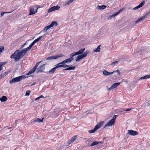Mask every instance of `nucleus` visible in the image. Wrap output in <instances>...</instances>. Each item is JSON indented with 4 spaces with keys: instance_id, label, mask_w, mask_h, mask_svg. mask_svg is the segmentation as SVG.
<instances>
[{
    "instance_id": "nucleus-8",
    "label": "nucleus",
    "mask_w": 150,
    "mask_h": 150,
    "mask_svg": "<svg viewBox=\"0 0 150 150\" xmlns=\"http://www.w3.org/2000/svg\"><path fill=\"white\" fill-rule=\"evenodd\" d=\"M45 64H42L38 67L36 71L37 73L43 72L45 69Z\"/></svg>"
},
{
    "instance_id": "nucleus-11",
    "label": "nucleus",
    "mask_w": 150,
    "mask_h": 150,
    "mask_svg": "<svg viewBox=\"0 0 150 150\" xmlns=\"http://www.w3.org/2000/svg\"><path fill=\"white\" fill-rule=\"evenodd\" d=\"M18 82H19V76L14 78L9 81V82L11 84L16 83Z\"/></svg>"
},
{
    "instance_id": "nucleus-6",
    "label": "nucleus",
    "mask_w": 150,
    "mask_h": 150,
    "mask_svg": "<svg viewBox=\"0 0 150 150\" xmlns=\"http://www.w3.org/2000/svg\"><path fill=\"white\" fill-rule=\"evenodd\" d=\"M64 56V55L62 54H58L56 56L49 57L47 58L46 59L47 60H48L56 59Z\"/></svg>"
},
{
    "instance_id": "nucleus-41",
    "label": "nucleus",
    "mask_w": 150,
    "mask_h": 150,
    "mask_svg": "<svg viewBox=\"0 0 150 150\" xmlns=\"http://www.w3.org/2000/svg\"><path fill=\"white\" fill-rule=\"evenodd\" d=\"M55 10H56L59 9L60 8V7L58 6H54Z\"/></svg>"
},
{
    "instance_id": "nucleus-20",
    "label": "nucleus",
    "mask_w": 150,
    "mask_h": 150,
    "mask_svg": "<svg viewBox=\"0 0 150 150\" xmlns=\"http://www.w3.org/2000/svg\"><path fill=\"white\" fill-rule=\"evenodd\" d=\"M7 97L4 96H3L1 98H0V100L1 102H5L7 100Z\"/></svg>"
},
{
    "instance_id": "nucleus-52",
    "label": "nucleus",
    "mask_w": 150,
    "mask_h": 150,
    "mask_svg": "<svg viewBox=\"0 0 150 150\" xmlns=\"http://www.w3.org/2000/svg\"><path fill=\"white\" fill-rule=\"evenodd\" d=\"M26 45V43L25 42L24 44H23L21 46V49L22 48H23V47H24V46H25V45Z\"/></svg>"
},
{
    "instance_id": "nucleus-1",
    "label": "nucleus",
    "mask_w": 150,
    "mask_h": 150,
    "mask_svg": "<svg viewBox=\"0 0 150 150\" xmlns=\"http://www.w3.org/2000/svg\"><path fill=\"white\" fill-rule=\"evenodd\" d=\"M118 116V115H114L112 118L105 125L104 128H105L107 127L111 126L114 125L115 123L116 118Z\"/></svg>"
},
{
    "instance_id": "nucleus-26",
    "label": "nucleus",
    "mask_w": 150,
    "mask_h": 150,
    "mask_svg": "<svg viewBox=\"0 0 150 150\" xmlns=\"http://www.w3.org/2000/svg\"><path fill=\"white\" fill-rule=\"evenodd\" d=\"M62 64H63V63H62V62H61L60 63H59L57 64L56 66H55L56 67L57 69L59 67H62Z\"/></svg>"
},
{
    "instance_id": "nucleus-16",
    "label": "nucleus",
    "mask_w": 150,
    "mask_h": 150,
    "mask_svg": "<svg viewBox=\"0 0 150 150\" xmlns=\"http://www.w3.org/2000/svg\"><path fill=\"white\" fill-rule=\"evenodd\" d=\"M77 135H76L73 137L68 142V143L69 144H71L77 138Z\"/></svg>"
},
{
    "instance_id": "nucleus-51",
    "label": "nucleus",
    "mask_w": 150,
    "mask_h": 150,
    "mask_svg": "<svg viewBox=\"0 0 150 150\" xmlns=\"http://www.w3.org/2000/svg\"><path fill=\"white\" fill-rule=\"evenodd\" d=\"M123 8H122L120 9L119 11L117 12L119 14L120 12H122L123 10Z\"/></svg>"
},
{
    "instance_id": "nucleus-21",
    "label": "nucleus",
    "mask_w": 150,
    "mask_h": 150,
    "mask_svg": "<svg viewBox=\"0 0 150 150\" xmlns=\"http://www.w3.org/2000/svg\"><path fill=\"white\" fill-rule=\"evenodd\" d=\"M7 63V62H0V71L3 69L2 66L5 64Z\"/></svg>"
},
{
    "instance_id": "nucleus-28",
    "label": "nucleus",
    "mask_w": 150,
    "mask_h": 150,
    "mask_svg": "<svg viewBox=\"0 0 150 150\" xmlns=\"http://www.w3.org/2000/svg\"><path fill=\"white\" fill-rule=\"evenodd\" d=\"M28 76L26 77L25 75H22L21 76H19V81H21V80L24 79L26 78H28Z\"/></svg>"
},
{
    "instance_id": "nucleus-35",
    "label": "nucleus",
    "mask_w": 150,
    "mask_h": 150,
    "mask_svg": "<svg viewBox=\"0 0 150 150\" xmlns=\"http://www.w3.org/2000/svg\"><path fill=\"white\" fill-rule=\"evenodd\" d=\"M54 11H55V10H54V7L53 6V7H51L49 9V10L48 11V12H52Z\"/></svg>"
},
{
    "instance_id": "nucleus-9",
    "label": "nucleus",
    "mask_w": 150,
    "mask_h": 150,
    "mask_svg": "<svg viewBox=\"0 0 150 150\" xmlns=\"http://www.w3.org/2000/svg\"><path fill=\"white\" fill-rule=\"evenodd\" d=\"M44 35L42 36L39 37L37 39H35L29 45L32 48V47L37 42H38L41 39L44 37Z\"/></svg>"
},
{
    "instance_id": "nucleus-15",
    "label": "nucleus",
    "mask_w": 150,
    "mask_h": 150,
    "mask_svg": "<svg viewBox=\"0 0 150 150\" xmlns=\"http://www.w3.org/2000/svg\"><path fill=\"white\" fill-rule=\"evenodd\" d=\"M85 49L83 48V49H81L77 51V52H75L76 55H81L83 54V52L85 51Z\"/></svg>"
},
{
    "instance_id": "nucleus-57",
    "label": "nucleus",
    "mask_w": 150,
    "mask_h": 150,
    "mask_svg": "<svg viewBox=\"0 0 150 150\" xmlns=\"http://www.w3.org/2000/svg\"><path fill=\"white\" fill-rule=\"evenodd\" d=\"M89 113V110H87L86 112H84V113H86V114H88Z\"/></svg>"
},
{
    "instance_id": "nucleus-7",
    "label": "nucleus",
    "mask_w": 150,
    "mask_h": 150,
    "mask_svg": "<svg viewBox=\"0 0 150 150\" xmlns=\"http://www.w3.org/2000/svg\"><path fill=\"white\" fill-rule=\"evenodd\" d=\"M150 12L146 13L142 17L139 18L137 19L135 22L136 23H137L140 21L144 19L145 18H146L149 15Z\"/></svg>"
},
{
    "instance_id": "nucleus-45",
    "label": "nucleus",
    "mask_w": 150,
    "mask_h": 150,
    "mask_svg": "<svg viewBox=\"0 0 150 150\" xmlns=\"http://www.w3.org/2000/svg\"><path fill=\"white\" fill-rule=\"evenodd\" d=\"M36 68L35 67H33V68L31 69L30 70H31L32 72L34 73L35 71V70L36 69Z\"/></svg>"
},
{
    "instance_id": "nucleus-27",
    "label": "nucleus",
    "mask_w": 150,
    "mask_h": 150,
    "mask_svg": "<svg viewBox=\"0 0 150 150\" xmlns=\"http://www.w3.org/2000/svg\"><path fill=\"white\" fill-rule=\"evenodd\" d=\"M99 144V142H98L97 141H94L93 143L90 144V146H94L96 145Z\"/></svg>"
},
{
    "instance_id": "nucleus-13",
    "label": "nucleus",
    "mask_w": 150,
    "mask_h": 150,
    "mask_svg": "<svg viewBox=\"0 0 150 150\" xmlns=\"http://www.w3.org/2000/svg\"><path fill=\"white\" fill-rule=\"evenodd\" d=\"M120 84V83L119 82H117L113 84L108 89V90H110L112 89H113L114 88H115L117 87Z\"/></svg>"
},
{
    "instance_id": "nucleus-63",
    "label": "nucleus",
    "mask_w": 150,
    "mask_h": 150,
    "mask_svg": "<svg viewBox=\"0 0 150 150\" xmlns=\"http://www.w3.org/2000/svg\"><path fill=\"white\" fill-rule=\"evenodd\" d=\"M99 142V143H103V142H101V141H100V142Z\"/></svg>"
},
{
    "instance_id": "nucleus-43",
    "label": "nucleus",
    "mask_w": 150,
    "mask_h": 150,
    "mask_svg": "<svg viewBox=\"0 0 150 150\" xmlns=\"http://www.w3.org/2000/svg\"><path fill=\"white\" fill-rule=\"evenodd\" d=\"M118 14L119 13L117 12H115V13H114V14L112 15V16H113V17H114L115 16H117Z\"/></svg>"
},
{
    "instance_id": "nucleus-62",
    "label": "nucleus",
    "mask_w": 150,
    "mask_h": 150,
    "mask_svg": "<svg viewBox=\"0 0 150 150\" xmlns=\"http://www.w3.org/2000/svg\"><path fill=\"white\" fill-rule=\"evenodd\" d=\"M127 131H135L133 130H128Z\"/></svg>"
},
{
    "instance_id": "nucleus-12",
    "label": "nucleus",
    "mask_w": 150,
    "mask_h": 150,
    "mask_svg": "<svg viewBox=\"0 0 150 150\" xmlns=\"http://www.w3.org/2000/svg\"><path fill=\"white\" fill-rule=\"evenodd\" d=\"M138 134V132H128V133L126 134V136L128 138L130 135L132 136H135Z\"/></svg>"
},
{
    "instance_id": "nucleus-34",
    "label": "nucleus",
    "mask_w": 150,
    "mask_h": 150,
    "mask_svg": "<svg viewBox=\"0 0 150 150\" xmlns=\"http://www.w3.org/2000/svg\"><path fill=\"white\" fill-rule=\"evenodd\" d=\"M54 11H55V10H54V7L53 6V7H51L49 9V10L48 11V12H52Z\"/></svg>"
},
{
    "instance_id": "nucleus-59",
    "label": "nucleus",
    "mask_w": 150,
    "mask_h": 150,
    "mask_svg": "<svg viewBox=\"0 0 150 150\" xmlns=\"http://www.w3.org/2000/svg\"><path fill=\"white\" fill-rule=\"evenodd\" d=\"M35 84H36V82H34L33 83V84L31 85V86H33V85H35Z\"/></svg>"
},
{
    "instance_id": "nucleus-48",
    "label": "nucleus",
    "mask_w": 150,
    "mask_h": 150,
    "mask_svg": "<svg viewBox=\"0 0 150 150\" xmlns=\"http://www.w3.org/2000/svg\"><path fill=\"white\" fill-rule=\"evenodd\" d=\"M132 109V108H129L126 109V110H124V109H123V111H128L130 110H131Z\"/></svg>"
},
{
    "instance_id": "nucleus-17",
    "label": "nucleus",
    "mask_w": 150,
    "mask_h": 150,
    "mask_svg": "<svg viewBox=\"0 0 150 150\" xmlns=\"http://www.w3.org/2000/svg\"><path fill=\"white\" fill-rule=\"evenodd\" d=\"M84 57H83V55L82 54L81 55H79L76 58V62L78 61H79L80 60L82 59Z\"/></svg>"
},
{
    "instance_id": "nucleus-54",
    "label": "nucleus",
    "mask_w": 150,
    "mask_h": 150,
    "mask_svg": "<svg viewBox=\"0 0 150 150\" xmlns=\"http://www.w3.org/2000/svg\"><path fill=\"white\" fill-rule=\"evenodd\" d=\"M8 72H5L4 73V74H3V75H4V76H6V75L7 74H8Z\"/></svg>"
},
{
    "instance_id": "nucleus-10",
    "label": "nucleus",
    "mask_w": 150,
    "mask_h": 150,
    "mask_svg": "<svg viewBox=\"0 0 150 150\" xmlns=\"http://www.w3.org/2000/svg\"><path fill=\"white\" fill-rule=\"evenodd\" d=\"M145 3V1H144L140 3L137 6L134 7V8L132 9V10H135L137 9H138V8L142 7Z\"/></svg>"
},
{
    "instance_id": "nucleus-14",
    "label": "nucleus",
    "mask_w": 150,
    "mask_h": 150,
    "mask_svg": "<svg viewBox=\"0 0 150 150\" xmlns=\"http://www.w3.org/2000/svg\"><path fill=\"white\" fill-rule=\"evenodd\" d=\"M107 7L105 5H103L101 6H97L96 8L99 10H102L104 9Z\"/></svg>"
},
{
    "instance_id": "nucleus-53",
    "label": "nucleus",
    "mask_w": 150,
    "mask_h": 150,
    "mask_svg": "<svg viewBox=\"0 0 150 150\" xmlns=\"http://www.w3.org/2000/svg\"><path fill=\"white\" fill-rule=\"evenodd\" d=\"M112 18H113V16H112V15H111V16H109L108 18V20H110Z\"/></svg>"
},
{
    "instance_id": "nucleus-18",
    "label": "nucleus",
    "mask_w": 150,
    "mask_h": 150,
    "mask_svg": "<svg viewBox=\"0 0 150 150\" xmlns=\"http://www.w3.org/2000/svg\"><path fill=\"white\" fill-rule=\"evenodd\" d=\"M58 24L57 22L55 21H52L50 25H49L51 28L54 25L56 26Z\"/></svg>"
},
{
    "instance_id": "nucleus-58",
    "label": "nucleus",
    "mask_w": 150,
    "mask_h": 150,
    "mask_svg": "<svg viewBox=\"0 0 150 150\" xmlns=\"http://www.w3.org/2000/svg\"><path fill=\"white\" fill-rule=\"evenodd\" d=\"M40 97H39L36 98H35V100H38V99H40Z\"/></svg>"
},
{
    "instance_id": "nucleus-4",
    "label": "nucleus",
    "mask_w": 150,
    "mask_h": 150,
    "mask_svg": "<svg viewBox=\"0 0 150 150\" xmlns=\"http://www.w3.org/2000/svg\"><path fill=\"white\" fill-rule=\"evenodd\" d=\"M104 123V121H101L97 124L93 129L89 130L88 131H96L98 129L100 128Z\"/></svg>"
},
{
    "instance_id": "nucleus-39",
    "label": "nucleus",
    "mask_w": 150,
    "mask_h": 150,
    "mask_svg": "<svg viewBox=\"0 0 150 150\" xmlns=\"http://www.w3.org/2000/svg\"><path fill=\"white\" fill-rule=\"evenodd\" d=\"M4 50V46L0 47V54L2 52L3 50Z\"/></svg>"
},
{
    "instance_id": "nucleus-31",
    "label": "nucleus",
    "mask_w": 150,
    "mask_h": 150,
    "mask_svg": "<svg viewBox=\"0 0 150 150\" xmlns=\"http://www.w3.org/2000/svg\"><path fill=\"white\" fill-rule=\"evenodd\" d=\"M51 27H50V26L49 25L47 26H46L45 27L44 29V32H46L47 30L49 28H50Z\"/></svg>"
},
{
    "instance_id": "nucleus-38",
    "label": "nucleus",
    "mask_w": 150,
    "mask_h": 150,
    "mask_svg": "<svg viewBox=\"0 0 150 150\" xmlns=\"http://www.w3.org/2000/svg\"><path fill=\"white\" fill-rule=\"evenodd\" d=\"M30 90H27L26 91L25 96H29L30 94Z\"/></svg>"
},
{
    "instance_id": "nucleus-50",
    "label": "nucleus",
    "mask_w": 150,
    "mask_h": 150,
    "mask_svg": "<svg viewBox=\"0 0 150 150\" xmlns=\"http://www.w3.org/2000/svg\"><path fill=\"white\" fill-rule=\"evenodd\" d=\"M145 76L146 79L150 78V74L146 75Z\"/></svg>"
},
{
    "instance_id": "nucleus-23",
    "label": "nucleus",
    "mask_w": 150,
    "mask_h": 150,
    "mask_svg": "<svg viewBox=\"0 0 150 150\" xmlns=\"http://www.w3.org/2000/svg\"><path fill=\"white\" fill-rule=\"evenodd\" d=\"M38 9V8H37ZM37 12V10H36L35 11H34L33 10H32L31 8H30V12L28 14V15H33L35 13Z\"/></svg>"
},
{
    "instance_id": "nucleus-49",
    "label": "nucleus",
    "mask_w": 150,
    "mask_h": 150,
    "mask_svg": "<svg viewBox=\"0 0 150 150\" xmlns=\"http://www.w3.org/2000/svg\"><path fill=\"white\" fill-rule=\"evenodd\" d=\"M69 59H70V62H71L74 59V58L70 57L69 58Z\"/></svg>"
},
{
    "instance_id": "nucleus-19",
    "label": "nucleus",
    "mask_w": 150,
    "mask_h": 150,
    "mask_svg": "<svg viewBox=\"0 0 150 150\" xmlns=\"http://www.w3.org/2000/svg\"><path fill=\"white\" fill-rule=\"evenodd\" d=\"M68 68L63 69V70L66 71L67 70H73L75 69L76 67L75 66L70 67H67Z\"/></svg>"
},
{
    "instance_id": "nucleus-32",
    "label": "nucleus",
    "mask_w": 150,
    "mask_h": 150,
    "mask_svg": "<svg viewBox=\"0 0 150 150\" xmlns=\"http://www.w3.org/2000/svg\"><path fill=\"white\" fill-rule=\"evenodd\" d=\"M118 61H116L113 62L110 64V65L111 66H114L116 64H118Z\"/></svg>"
},
{
    "instance_id": "nucleus-24",
    "label": "nucleus",
    "mask_w": 150,
    "mask_h": 150,
    "mask_svg": "<svg viewBox=\"0 0 150 150\" xmlns=\"http://www.w3.org/2000/svg\"><path fill=\"white\" fill-rule=\"evenodd\" d=\"M100 45H99L98 46L97 48H96L94 50V52H99L100 51Z\"/></svg>"
},
{
    "instance_id": "nucleus-22",
    "label": "nucleus",
    "mask_w": 150,
    "mask_h": 150,
    "mask_svg": "<svg viewBox=\"0 0 150 150\" xmlns=\"http://www.w3.org/2000/svg\"><path fill=\"white\" fill-rule=\"evenodd\" d=\"M74 0H68V1L64 5V6H67V5H69L71 3H72Z\"/></svg>"
},
{
    "instance_id": "nucleus-29",
    "label": "nucleus",
    "mask_w": 150,
    "mask_h": 150,
    "mask_svg": "<svg viewBox=\"0 0 150 150\" xmlns=\"http://www.w3.org/2000/svg\"><path fill=\"white\" fill-rule=\"evenodd\" d=\"M70 59H69V58L66 59L65 60H64L62 62V63H63V64H65L68 63H70Z\"/></svg>"
},
{
    "instance_id": "nucleus-5",
    "label": "nucleus",
    "mask_w": 150,
    "mask_h": 150,
    "mask_svg": "<svg viewBox=\"0 0 150 150\" xmlns=\"http://www.w3.org/2000/svg\"><path fill=\"white\" fill-rule=\"evenodd\" d=\"M115 72H117V76H119L120 75V71L118 70L114 71L111 72H110L105 70H104L103 71V75H105V76H108V75H110L113 74Z\"/></svg>"
},
{
    "instance_id": "nucleus-47",
    "label": "nucleus",
    "mask_w": 150,
    "mask_h": 150,
    "mask_svg": "<svg viewBox=\"0 0 150 150\" xmlns=\"http://www.w3.org/2000/svg\"><path fill=\"white\" fill-rule=\"evenodd\" d=\"M6 128H7L8 129H11V127H7V126L5 127L4 128V130H7V129H6Z\"/></svg>"
},
{
    "instance_id": "nucleus-44",
    "label": "nucleus",
    "mask_w": 150,
    "mask_h": 150,
    "mask_svg": "<svg viewBox=\"0 0 150 150\" xmlns=\"http://www.w3.org/2000/svg\"><path fill=\"white\" fill-rule=\"evenodd\" d=\"M33 73V72H32V71L31 70H30L29 71L28 73L26 75H29L32 74Z\"/></svg>"
},
{
    "instance_id": "nucleus-2",
    "label": "nucleus",
    "mask_w": 150,
    "mask_h": 150,
    "mask_svg": "<svg viewBox=\"0 0 150 150\" xmlns=\"http://www.w3.org/2000/svg\"><path fill=\"white\" fill-rule=\"evenodd\" d=\"M31 48V47L29 45L28 47L21 50L19 52V59L25 55L28 50H30Z\"/></svg>"
},
{
    "instance_id": "nucleus-42",
    "label": "nucleus",
    "mask_w": 150,
    "mask_h": 150,
    "mask_svg": "<svg viewBox=\"0 0 150 150\" xmlns=\"http://www.w3.org/2000/svg\"><path fill=\"white\" fill-rule=\"evenodd\" d=\"M41 61L40 62H38L36 64V65H35V66H34V67H35L36 68H37V67H38V65L41 62Z\"/></svg>"
},
{
    "instance_id": "nucleus-56",
    "label": "nucleus",
    "mask_w": 150,
    "mask_h": 150,
    "mask_svg": "<svg viewBox=\"0 0 150 150\" xmlns=\"http://www.w3.org/2000/svg\"><path fill=\"white\" fill-rule=\"evenodd\" d=\"M4 77V75H3V74H1L0 75V79L1 78H3Z\"/></svg>"
},
{
    "instance_id": "nucleus-55",
    "label": "nucleus",
    "mask_w": 150,
    "mask_h": 150,
    "mask_svg": "<svg viewBox=\"0 0 150 150\" xmlns=\"http://www.w3.org/2000/svg\"><path fill=\"white\" fill-rule=\"evenodd\" d=\"M62 146L61 147H60L59 148H57L56 150H62Z\"/></svg>"
},
{
    "instance_id": "nucleus-33",
    "label": "nucleus",
    "mask_w": 150,
    "mask_h": 150,
    "mask_svg": "<svg viewBox=\"0 0 150 150\" xmlns=\"http://www.w3.org/2000/svg\"><path fill=\"white\" fill-rule=\"evenodd\" d=\"M88 52L89 51L88 50H87L85 52H83V54H82L85 57L87 56V54H88Z\"/></svg>"
},
{
    "instance_id": "nucleus-25",
    "label": "nucleus",
    "mask_w": 150,
    "mask_h": 150,
    "mask_svg": "<svg viewBox=\"0 0 150 150\" xmlns=\"http://www.w3.org/2000/svg\"><path fill=\"white\" fill-rule=\"evenodd\" d=\"M57 68L56 67H54V68H52L51 70H50L49 72V73L50 74H52L53 73H54L56 69H57Z\"/></svg>"
},
{
    "instance_id": "nucleus-60",
    "label": "nucleus",
    "mask_w": 150,
    "mask_h": 150,
    "mask_svg": "<svg viewBox=\"0 0 150 150\" xmlns=\"http://www.w3.org/2000/svg\"><path fill=\"white\" fill-rule=\"evenodd\" d=\"M44 119V118H42L41 120L40 119V120H41L40 122H43V120Z\"/></svg>"
},
{
    "instance_id": "nucleus-46",
    "label": "nucleus",
    "mask_w": 150,
    "mask_h": 150,
    "mask_svg": "<svg viewBox=\"0 0 150 150\" xmlns=\"http://www.w3.org/2000/svg\"><path fill=\"white\" fill-rule=\"evenodd\" d=\"M146 79V77L145 76H143L141 78H140L139 79L140 80H142V79Z\"/></svg>"
},
{
    "instance_id": "nucleus-64",
    "label": "nucleus",
    "mask_w": 150,
    "mask_h": 150,
    "mask_svg": "<svg viewBox=\"0 0 150 150\" xmlns=\"http://www.w3.org/2000/svg\"><path fill=\"white\" fill-rule=\"evenodd\" d=\"M89 132L90 133H94V132Z\"/></svg>"
},
{
    "instance_id": "nucleus-3",
    "label": "nucleus",
    "mask_w": 150,
    "mask_h": 150,
    "mask_svg": "<svg viewBox=\"0 0 150 150\" xmlns=\"http://www.w3.org/2000/svg\"><path fill=\"white\" fill-rule=\"evenodd\" d=\"M11 59H14L15 62L19 61V50L16 51L14 53L10 56Z\"/></svg>"
},
{
    "instance_id": "nucleus-30",
    "label": "nucleus",
    "mask_w": 150,
    "mask_h": 150,
    "mask_svg": "<svg viewBox=\"0 0 150 150\" xmlns=\"http://www.w3.org/2000/svg\"><path fill=\"white\" fill-rule=\"evenodd\" d=\"M40 119L39 118H37L35 119V120L33 121V122L34 123L35 122H40Z\"/></svg>"
},
{
    "instance_id": "nucleus-37",
    "label": "nucleus",
    "mask_w": 150,
    "mask_h": 150,
    "mask_svg": "<svg viewBox=\"0 0 150 150\" xmlns=\"http://www.w3.org/2000/svg\"><path fill=\"white\" fill-rule=\"evenodd\" d=\"M76 55V53H75V52H73V53H71V54H70L69 57H74V56H75Z\"/></svg>"
},
{
    "instance_id": "nucleus-36",
    "label": "nucleus",
    "mask_w": 150,
    "mask_h": 150,
    "mask_svg": "<svg viewBox=\"0 0 150 150\" xmlns=\"http://www.w3.org/2000/svg\"><path fill=\"white\" fill-rule=\"evenodd\" d=\"M12 12V11L9 12H1V17H2L4 14L6 13H10Z\"/></svg>"
},
{
    "instance_id": "nucleus-40",
    "label": "nucleus",
    "mask_w": 150,
    "mask_h": 150,
    "mask_svg": "<svg viewBox=\"0 0 150 150\" xmlns=\"http://www.w3.org/2000/svg\"><path fill=\"white\" fill-rule=\"evenodd\" d=\"M69 65L65 64H62V67L66 68L69 67Z\"/></svg>"
},
{
    "instance_id": "nucleus-61",
    "label": "nucleus",
    "mask_w": 150,
    "mask_h": 150,
    "mask_svg": "<svg viewBox=\"0 0 150 150\" xmlns=\"http://www.w3.org/2000/svg\"><path fill=\"white\" fill-rule=\"evenodd\" d=\"M39 97H40V98H43L44 96H43V95H41V96H39Z\"/></svg>"
}]
</instances>
